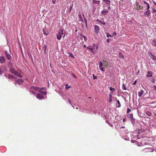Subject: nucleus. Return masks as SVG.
<instances>
[{
    "instance_id": "obj_55",
    "label": "nucleus",
    "mask_w": 156,
    "mask_h": 156,
    "mask_svg": "<svg viewBox=\"0 0 156 156\" xmlns=\"http://www.w3.org/2000/svg\"><path fill=\"white\" fill-rule=\"evenodd\" d=\"M125 121H126V119L124 118V119H123L122 120V122H125Z\"/></svg>"
},
{
    "instance_id": "obj_16",
    "label": "nucleus",
    "mask_w": 156,
    "mask_h": 156,
    "mask_svg": "<svg viewBox=\"0 0 156 156\" xmlns=\"http://www.w3.org/2000/svg\"><path fill=\"white\" fill-rule=\"evenodd\" d=\"M130 119L131 120V121L132 124H133L135 123V119L133 117L132 118H131Z\"/></svg>"
},
{
    "instance_id": "obj_33",
    "label": "nucleus",
    "mask_w": 156,
    "mask_h": 156,
    "mask_svg": "<svg viewBox=\"0 0 156 156\" xmlns=\"http://www.w3.org/2000/svg\"><path fill=\"white\" fill-rule=\"evenodd\" d=\"M99 22L103 25H105L106 24V23L104 22H102L101 21H99Z\"/></svg>"
},
{
    "instance_id": "obj_28",
    "label": "nucleus",
    "mask_w": 156,
    "mask_h": 156,
    "mask_svg": "<svg viewBox=\"0 0 156 156\" xmlns=\"http://www.w3.org/2000/svg\"><path fill=\"white\" fill-rule=\"evenodd\" d=\"M73 4H72L71 5V6H70L69 8V12H71V11L72 9V8H73Z\"/></svg>"
},
{
    "instance_id": "obj_24",
    "label": "nucleus",
    "mask_w": 156,
    "mask_h": 156,
    "mask_svg": "<svg viewBox=\"0 0 156 156\" xmlns=\"http://www.w3.org/2000/svg\"><path fill=\"white\" fill-rule=\"evenodd\" d=\"M106 123H107L109 126H110L111 127L113 126V125L111 124L108 121L106 120L105 121Z\"/></svg>"
},
{
    "instance_id": "obj_52",
    "label": "nucleus",
    "mask_w": 156,
    "mask_h": 156,
    "mask_svg": "<svg viewBox=\"0 0 156 156\" xmlns=\"http://www.w3.org/2000/svg\"><path fill=\"white\" fill-rule=\"evenodd\" d=\"M139 7L140 8V9L143 10V6H142L141 7H140V6H139Z\"/></svg>"
},
{
    "instance_id": "obj_42",
    "label": "nucleus",
    "mask_w": 156,
    "mask_h": 156,
    "mask_svg": "<svg viewBox=\"0 0 156 156\" xmlns=\"http://www.w3.org/2000/svg\"><path fill=\"white\" fill-rule=\"evenodd\" d=\"M147 9L149 10L150 6L149 5V4H147Z\"/></svg>"
},
{
    "instance_id": "obj_27",
    "label": "nucleus",
    "mask_w": 156,
    "mask_h": 156,
    "mask_svg": "<svg viewBox=\"0 0 156 156\" xmlns=\"http://www.w3.org/2000/svg\"><path fill=\"white\" fill-rule=\"evenodd\" d=\"M110 90L112 91V92H113L114 91H115V88H112L111 87H109Z\"/></svg>"
},
{
    "instance_id": "obj_62",
    "label": "nucleus",
    "mask_w": 156,
    "mask_h": 156,
    "mask_svg": "<svg viewBox=\"0 0 156 156\" xmlns=\"http://www.w3.org/2000/svg\"><path fill=\"white\" fill-rule=\"evenodd\" d=\"M109 96V98H111V97L112 96V95L111 94H110Z\"/></svg>"
},
{
    "instance_id": "obj_63",
    "label": "nucleus",
    "mask_w": 156,
    "mask_h": 156,
    "mask_svg": "<svg viewBox=\"0 0 156 156\" xmlns=\"http://www.w3.org/2000/svg\"><path fill=\"white\" fill-rule=\"evenodd\" d=\"M83 48H85V47H86V45H83Z\"/></svg>"
},
{
    "instance_id": "obj_44",
    "label": "nucleus",
    "mask_w": 156,
    "mask_h": 156,
    "mask_svg": "<svg viewBox=\"0 0 156 156\" xmlns=\"http://www.w3.org/2000/svg\"><path fill=\"white\" fill-rule=\"evenodd\" d=\"M3 73V71L1 68H0V74H2Z\"/></svg>"
},
{
    "instance_id": "obj_38",
    "label": "nucleus",
    "mask_w": 156,
    "mask_h": 156,
    "mask_svg": "<svg viewBox=\"0 0 156 156\" xmlns=\"http://www.w3.org/2000/svg\"><path fill=\"white\" fill-rule=\"evenodd\" d=\"M99 67L100 70H101V71H103V72H104L105 71V70H104L103 69V68L102 67Z\"/></svg>"
},
{
    "instance_id": "obj_60",
    "label": "nucleus",
    "mask_w": 156,
    "mask_h": 156,
    "mask_svg": "<svg viewBox=\"0 0 156 156\" xmlns=\"http://www.w3.org/2000/svg\"><path fill=\"white\" fill-rule=\"evenodd\" d=\"M152 82L153 83H154L155 82V80H154V79H153V80L152 81Z\"/></svg>"
},
{
    "instance_id": "obj_20",
    "label": "nucleus",
    "mask_w": 156,
    "mask_h": 156,
    "mask_svg": "<svg viewBox=\"0 0 156 156\" xmlns=\"http://www.w3.org/2000/svg\"><path fill=\"white\" fill-rule=\"evenodd\" d=\"M93 3L94 4H99L100 2L99 1H96L95 0H93Z\"/></svg>"
},
{
    "instance_id": "obj_30",
    "label": "nucleus",
    "mask_w": 156,
    "mask_h": 156,
    "mask_svg": "<svg viewBox=\"0 0 156 156\" xmlns=\"http://www.w3.org/2000/svg\"><path fill=\"white\" fill-rule=\"evenodd\" d=\"M106 36H107V37H112V36H111V35H110L109 33H107L106 34Z\"/></svg>"
},
{
    "instance_id": "obj_4",
    "label": "nucleus",
    "mask_w": 156,
    "mask_h": 156,
    "mask_svg": "<svg viewBox=\"0 0 156 156\" xmlns=\"http://www.w3.org/2000/svg\"><path fill=\"white\" fill-rule=\"evenodd\" d=\"M47 93L46 90H40V99H45L46 98Z\"/></svg>"
},
{
    "instance_id": "obj_13",
    "label": "nucleus",
    "mask_w": 156,
    "mask_h": 156,
    "mask_svg": "<svg viewBox=\"0 0 156 156\" xmlns=\"http://www.w3.org/2000/svg\"><path fill=\"white\" fill-rule=\"evenodd\" d=\"M147 73L148 74L146 76L147 77H149L152 76V73L151 71H148Z\"/></svg>"
},
{
    "instance_id": "obj_11",
    "label": "nucleus",
    "mask_w": 156,
    "mask_h": 156,
    "mask_svg": "<svg viewBox=\"0 0 156 156\" xmlns=\"http://www.w3.org/2000/svg\"><path fill=\"white\" fill-rule=\"evenodd\" d=\"M8 77L9 79H10L11 78H13L14 79H16V76L12 75L9 74L8 76Z\"/></svg>"
},
{
    "instance_id": "obj_21",
    "label": "nucleus",
    "mask_w": 156,
    "mask_h": 156,
    "mask_svg": "<svg viewBox=\"0 0 156 156\" xmlns=\"http://www.w3.org/2000/svg\"><path fill=\"white\" fill-rule=\"evenodd\" d=\"M108 11L107 10H103L102 11L101 13L103 14V15H105L106 14H105V13H108Z\"/></svg>"
},
{
    "instance_id": "obj_45",
    "label": "nucleus",
    "mask_w": 156,
    "mask_h": 156,
    "mask_svg": "<svg viewBox=\"0 0 156 156\" xmlns=\"http://www.w3.org/2000/svg\"><path fill=\"white\" fill-rule=\"evenodd\" d=\"M87 49H89L91 51H93V48H88V47H87Z\"/></svg>"
},
{
    "instance_id": "obj_15",
    "label": "nucleus",
    "mask_w": 156,
    "mask_h": 156,
    "mask_svg": "<svg viewBox=\"0 0 156 156\" xmlns=\"http://www.w3.org/2000/svg\"><path fill=\"white\" fill-rule=\"evenodd\" d=\"M144 91L143 90H141L138 93V96L140 97L144 93Z\"/></svg>"
},
{
    "instance_id": "obj_8",
    "label": "nucleus",
    "mask_w": 156,
    "mask_h": 156,
    "mask_svg": "<svg viewBox=\"0 0 156 156\" xmlns=\"http://www.w3.org/2000/svg\"><path fill=\"white\" fill-rule=\"evenodd\" d=\"M42 30L44 34L45 35H48V32L46 28L43 29Z\"/></svg>"
},
{
    "instance_id": "obj_57",
    "label": "nucleus",
    "mask_w": 156,
    "mask_h": 156,
    "mask_svg": "<svg viewBox=\"0 0 156 156\" xmlns=\"http://www.w3.org/2000/svg\"><path fill=\"white\" fill-rule=\"evenodd\" d=\"M0 27H2L3 26H4L3 25V26H2V23H1L0 22Z\"/></svg>"
},
{
    "instance_id": "obj_1",
    "label": "nucleus",
    "mask_w": 156,
    "mask_h": 156,
    "mask_svg": "<svg viewBox=\"0 0 156 156\" xmlns=\"http://www.w3.org/2000/svg\"><path fill=\"white\" fill-rule=\"evenodd\" d=\"M30 92L36 96L37 99L39 98V88L35 86H31Z\"/></svg>"
},
{
    "instance_id": "obj_2",
    "label": "nucleus",
    "mask_w": 156,
    "mask_h": 156,
    "mask_svg": "<svg viewBox=\"0 0 156 156\" xmlns=\"http://www.w3.org/2000/svg\"><path fill=\"white\" fill-rule=\"evenodd\" d=\"M65 36V34L64 33L63 30L62 29H60L56 35V37L58 40H59L61 39L62 37L63 36L64 38Z\"/></svg>"
},
{
    "instance_id": "obj_56",
    "label": "nucleus",
    "mask_w": 156,
    "mask_h": 156,
    "mask_svg": "<svg viewBox=\"0 0 156 156\" xmlns=\"http://www.w3.org/2000/svg\"><path fill=\"white\" fill-rule=\"evenodd\" d=\"M153 87L154 88V90H156V86L154 85L153 86Z\"/></svg>"
},
{
    "instance_id": "obj_34",
    "label": "nucleus",
    "mask_w": 156,
    "mask_h": 156,
    "mask_svg": "<svg viewBox=\"0 0 156 156\" xmlns=\"http://www.w3.org/2000/svg\"><path fill=\"white\" fill-rule=\"evenodd\" d=\"M47 89V88L45 87H43L42 88H40V90H46Z\"/></svg>"
},
{
    "instance_id": "obj_35",
    "label": "nucleus",
    "mask_w": 156,
    "mask_h": 156,
    "mask_svg": "<svg viewBox=\"0 0 156 156\" xmlns=\"http://www.w3.org/2000/svg\"><path fill=\"white\" fill-rule=\"evenodd\" d=\"M93 78L94 80L97 79L98 78L97 76H94V74H93Z\"/></svg>"
},
{
    "instance_id": "obj_3",
    "label": "nucleus",
    "mask_w": 156,
    "mask_h": 156,
    "mask_svg": "<svg viewBox=\"0 0 156 156\" xmlns=\"http://www.w3.org/2000/svg\"><path fill=\"white\" fill-rule=\"evenodd\" d=\"M10 68V71L12 74H15V75L18 76V77L22 78V76L21 75L20 73L16 71L15 69L12 67V66H9Z\"/></svg>"
},
{
    "instance_id": "obj_14",
    "label": "nucleus",
    "mask_w": 156,
    "mask_h": 156,
    "mask_svg": "<svg viewBox=\"0 0 156 156\" xmlns=\"http://www.w3.org/2000/svg\"><path fill=\"white\" fill-rule=\"evenodd\" d=\"M152 44L153 45L156 47V39H154L153 40L152 42Z\"/></svg>"
},
{
    "instance_id": "obj_40",
    "label": "nucleus",
    "mask_w": 156,
    "mask_h": 156,
    "mask_svg": "<svg viewBox=\"0 0 156 156\" xmlns=\"http://www.w3.org/2000/svg\"><path fill=\"white\" fill-rule=\"evenodd\" d=\"M83 37L84 38V40L85 41H86L87 40V38L86 37L84 36H83Z\"/></svg>"
},
{
    "instance_id": "obj_50",
    "label": "nucleus",
    "mask_w": 156,
    "mask_h": 156,
    "mask_svg": "<svg viewBox=\"0 0 156 156\" xmlns=\"http://www.w3.org/2000/svg\"><path fill=\"white\" fill-rule=\"evenodd\" d=\"M137 81H136V80H135L133 83V85H135V84H136V83Z\"/></svg>"
},
{
    "instance_id": "obj_18",
    "label": "nucleus",
    "mask_w": 156,
    "mask_h": 156,
    "mask_svg": "<svg viewBox=\"0 0 156 156\" xmlns=\"http://www.w3.org/2000/svg\"><path fill=\"white\" fill-rule=\"evenodd\" d=\"M103 64L104 66H108V62L107 61H103Z\"/></svg>"
},
{
    "instance_id": "obj_25",
    "label": "nucleus",
    "mask_w": 156,
    "mask_h": 156,
    "mask_svg": "<svg viewBox=\"0 0 156 156\" xmlns=\"http://www.w3.org/2000/svg\"><path fill=\"white\" fill-rule=\"evenodd\" d=\"M146 114L149 116H150L151 115V113L149 112H147Z\"/></svg>"
},
{
    "instance_id": "obj_7",
    "label": "nucleus",
    "mask_w": 156,
    "mask_h": 156,
    "mask_svg": "<svg viewBox=\"0 0 156 156\" xmlns=\"http://www.w3.org/2000/svg\"><path fill=\"white\" fill-rule=\"evenodd\" d=\"M5 59L3 56L0 57V62L1 63H3L5 62Z\"/></svg>"
},
{
    "instance_id": "obj_58",
    "label": "nucleus",
    "mask_w": 156,
    "mask_h": 156,
    "mask_svg": "<svg viewBox=\"0 0 156 156\" xmlns=\"http://www.w3.org/2000/svg\"><path fill=\"white\" fill-rule=\"evenodd\" d=\"M124 128H125V127L124 126H122L120 127V128H122V129H123Z\"/></svg>"
},
{
    "instance_id": "obj_61",
    "label": "nucleus",
    "mask_w": 156,
    "mask_h": 156,
    "mask_svg": "<svg viewBox=\"0 0 156 156\" xmlns=\"http://www.w3.org/2000/svg\"><path fill=\"white\" fill-rule=\"evenodd\" d=\"M108 9H109V10H110L111 9V8H110V6H109L108 8Z\"/></svg>"
},
{
    "instance_id": "obj_46",
    "label": "nucleus",
    "mask_w": 156,
    "mask_h": 156,
    "mask_svg": "<svg viewBox=\"0 0 156 156\" xmlns=\"http://www.w3.org/2000/svg\"><path fill=\"white\" fill-rule=\"evenodd\" d=\"M56 1V0H52V2L53 4H55V3Z\"/></svg>"
},
{
    "instance_id": "obj_32",
    "label": "nucleus",
    "mask_w": 156,
    "mask_h": 156,
    "mask_svg": "<svg viewBox=\"0 0 156 156\" xmlns=\"http://www.w3.org/2000/svg\"><path fill=\"white\" fill-rule=\"evenodd\" d=\"M47 46L45 45H44L43 46V49H44V52L46 51V49Z\"/></svg>"
},
{
    "instance_id": "obj_9",
    "label": "nucleus",
    "mask_w": 156,
    "mask_h": 156,
    "mask_svg": "<svg viewBox=\"0 0 156 156\" xmlns=\"http://www.w3.org/2000/svg\"><path fill=\"white\" fill-rule=\"evenodd\" d=\"M5 55L6 56V58L9 60H10L11 59V57L10 55L7 52H6L5 53Z\"/></svg>"
},
{
    "instance_id": "obj_59",
    "label": "nucleus",
    "mask_w": 156,
    "mask_h": 156,
    "mask_svg": "<svg viewBox=\"0 0 156 156\" xmlns=\"http://www.w3.org/2000/svg\"><path fill=\"white\" fill-rule=\"evenodd\" d=\"M80 36H81V37H83V36H83L82 34H80Z\"/></svg>"
},
{
    "instance_id": "obj_41",
    "label": "nucleus",
    "mask_w": 156,
    "mask_h": 156,
    "mask_svg": "<svg viewBox=\"0 0 156 156\" xmlns=\"http://www.w3.org/2000/svg\"><path fill=\"white\" fill-rule=\"evenodd\" d=\"M8 64L9 65V66H11V65L12 66V63H11V62H8Z\"/></svg>"
},
{
    "instance_id": "obj_37",
    "label": "nucleus",
    "mask_w": 156,
    "mask_h": 156,
    "mask_svg": "<svg viewBox=\"0 0 156 156\" xmlns=\"http://www.w3.org/2000/svg\"><path fill=\"white\" fill-rule=\"evenodd\" d=\"M152 12L153 13H154L156 12V10L155 8H152Z\"/></svg>"
},
{
    "instance_id": "obj_31",
    "label": "nucleus",
    "mask_w": 156,
    "mask_h": 156,
    "mask_svg": "<svg viewBox=\"0 0 156 156\" xmlns=\"http://www.w3.org/2000/svg\"><path fill=\"white\" fill-rule=\"evenodd\" d=\"M99 67H101L103 66V64L100 61L99 63Z\"/></svg>"
},
{
    "instance_id": "obj_47",
    "label": "nucleus",
    "mask_w": 156,
    "mask_h": 156,
    "mask_svg": "<svg viewBox=\"0 0 156 156\" xmlns=\"http://www.w3.org/2000/svg\"><path fill=\"white\" fill-rule=\"evenodd\" d=\"M110 39H107V40H106L107 42L108 43H109V42L110 41Z\"/></svg>"
},
{
    "instance_id": "obj_17",
    "label": "nucleus",
    "mask_w": 156,
    "mask_h": 156,
    "mask_svg": "<svg viewBox=\"0 0 156 156\" xmlns=\"http://www.w3.org/2000/svg\"><path fill=\"white\" fill-rule=\"evenodd\" d=\"M127 116L128 118H129L130 119L131 118H132L133 117V114L132 113V114H128L127 115Z\"/></svg>"
},
{
    "instance_id": "obj_54",
    "label": "nucleus",
    "mask_w": 156,
    "mask_h": 156,
    "mask_svg": "<svg viewBox=\"0 0 156 156\" xmlns=\"http://www.w3.org/2000/svg\"><path fill=\"white\" fill-rule=\"evenodd\" d=\"M143 2L144 3L146 4L147 5L148 4V3H147L145 1H144Z\"/></svg>"
},
{
    "instance_id": "obj_22",
    "label": "nucleus",
    "mask_w": 156,
    "mask_h": 156,
    "mask_svg": "<svg viewBox=\"0 0 156 156\" xmlns=\"http://www.w3.org/2000/svg\"><path fill=\"white\" fill-rule=\"evenodd\" d=\"M151 56H152L151 58L154 60L156 61V56L151 54Z\"/></svg>"
},
{
    "instance_id": "obj_23",
    "label": "nucleus",
    "mask_w": 156,
    "mask_h": 156,
    "mask_svg": "<svg viewBox=\"0 0 156 156\" xmlns=\"http://www.w3.org/2000/svg\"><path fill=\"white\" fill-rule=\"evenodd\" d=\"M117 102V104H118V106L117 107V108H119L121 107V104L119 102V100H117L116 101Z\"/></svg>"
},
{
    "instance_id": "obj_43",
    "label": "nucleus",
    "mask_w": 156,
    "mask_h": 156,
    "mask_svg": "<svg viewBox=\"0 0 156 156\" xmlns=\"http://www.w3.org/2000/svg\"><path fill=\"white\" fill-rule=\"evenodd\" d=\"M68 85V84H66V86L65 87L66 89H67V88H69L70 87H69Z\"/></svg>"
},
{
    "instance_id": "obj_10",
    "label": "nucleus",
    "mask_w": 156,
    "mask_h": 156,
    "mask_svg": "<svg viewBox=\"0 0 156 156\" xmlns=\"http://www.w3.org/2000/svg\"><path fill=\"white\" fill-rule=\"evenodd\" d=\"M147 10V11L146 12H145L144 14V15L147 16H150L151 14L150 10L148 9Z\"/></svg>"
},
{
    "instance_id": "obj_39",
    "label": "nucleus",
    "mask_w": 156,
    "mask_h": 156,
    "mask_svg": "<svg viewBox=\"0 0 156 156\" xmlns=\"http://www.w3.org/2000/svg\"><path fill=\"white\" fill-rule=\"evenodd\" d=\"M96 10V8L94 7H93V12L94 13L95 12V11Z\"/></svg>"
},
{
    "instance_id": "obj_26",
    "label": "nucleus",
    "mask_w": 156,
    "mask_h": 156,
    "mask_svg": "<svg viewBox=\"0 0 156 156\" xmlns=\"http://www.w3.org/2000/svg\"><path fill=\"white\" fill-rule=\"evenodd\" d=\"M122 89L123 90H126L127 89L125 85V84L123 83L122 85Z\"/></svg>"
},
{
    "instance_id": "obj_64",
    "label": "nucleus",
    "mask_w": 156,
    "mask_h": 156,
    "mask_svg": "<svg viewBox=\"0 0 156 156\" xmlns=\"http://www.w3.org/2000/svg\"><path fill=\"white\" fill-rule=\"evenodd\" d=\"M154 4L156 6V3H155L154 2Z\"/></svg>"
},
{
    "instance_id": "obj_29",
    "label": "nucleus",
    "mask_w": 156,
    "mask_h": 156,
    "mask_svg": "<svg viewBox=\"0 0 156 156\" xmlns=\"http://www.w3.org/2000/svg\"><path fill=\"white\" fill-rule=\"evenodd\" d=\"M69 56H70L71 57L73 58H75L73 54L72 53H69Z\"/></svg>"
},
{
    "instance_id": "obj_48",
    "label": "nucleus",
    "mask_w": 156,
    "mask_h": 156,
    "mask_svg": "<svg viewBox=\"0 0 156 156\" xmlns=\"http://www.w3.org/2000/svg\"><path fill=\"white\" fill-rule=\"evenodd\" d=\"M84 20H85L86 23V27H87V20H86V19L85 18Z\"/></svg>"
},
{
    "instance_id": "obj_36",
    "label": "nucleus",
    "mask_w": 156,
    "mask_h": 156,
    "mask_svg": "<svg viewBox=\"0 0 156 156\" xmlns=\"http://www.w3.org/2000/svg\"><path fill=\"white\" fill-rule=\"evenodd\" d=\"M131 109L129 108H128L127 109V113H128L129 112H130L131 111Z\"/></svg>"
},
{
    "instance_id": "obj_49",
    "label": "nucleus",
    "mask_w": 156,
    "mask_h": 156,
    "mask_svg": "<svg viewBox=\"0 0 156 156\" xmlns=\"http://www.w3.org/2000/svg\"><path fill=\"white\" fill-rule=\"evenodd\" d=\"M112 101V98H109V102H110L111 101Z\"/></svg>"
},
{
    "instance_id": "obj_6",
    "label": "nucleus",
    "mask_w": 156,
    "mask_h": 156,
    "mask_svg": "<svg viewBox=\"0 0 156 156\" xmlns=\"http://www.w3.org/2000/svg\"><path fill=\"white\" fill-rule=\"evenodd\" d=\"M94 28L95 30V32L96 34H98L99 33V31H100L99 27L97 25H95L94 26Z\"/></svg>"
},
{
    "instance_id": "obj_12",
    "label": "nucleus",
    "mask_w": 156,
    "mask_h": 156,
    "mask_svg": "<svg viewBox=\"0 0 156 156\" xmlns=\"http://www.w3.org/2000/svg\"><path fill=\"white\" fill-rule=\"evenodd\" d=\"M145 130L146 129H139L138 131V134H139L140 133H143L145 131Z\"/></svg>"
},
{
    "instance_id": "obj_51",
    "label": "nucleus",
    "mask_w": 156,
    "mask_h": 156,
    "mask_svg": "<svg viewBox=\"0 0 156 156\" xmlns=\"http://www.w3.org/2000/svg\"><path fill=\"white\" fill-rule=\"evenodd\" d=\"M113 35L114 36H116V32H114L113 34Z\"/></svg>"
},
{
    "instance_id": "obj_53",
    "label": "nucleus",
    "mask_w": 156,
    "mask_h": 156,
    "mask_svg": "<svg viewBox=\"0 0 156 156\" xmlns=\"http://www.w3.org/2000/svg\"><path fill=\"white\" fill-rule=\"evenodd\" d=\"M68 101H69V103H70L71 105H72V104H71V101H70V99H68Z\"/></svg>"
},
{
    "instance_id": "obj_5",
    "label": "nucleus",
    "mask_w": 156,
    "mask_h": 156,
    "mask_svg": "<svg viewBox=\"0 0 156 156\" xmlns=\"http://www.w3.org/2000/svg\"><path fill=\"white\" fill-rule=\"evenodd\" d=\"M23 82V80L21 79H19L15 81V83H17L19 85L21 84Z\"/></svg>"
},
{
    "instance_id": "obj_19",
    "label": "nucleus",
    "mask_w": 156,
    "mask_h": 156,
    "mask_svg": "<svg viewBox=\"0 0 156 156\" xmlns=\"http://www.w3.org/2000/svg\"><path fill=\"white\" fill-rule=\"evenodd\" d=\"M103 1L107 4H110L111 2L110 0H103Z\"/></svg>"
}]
</instances>
